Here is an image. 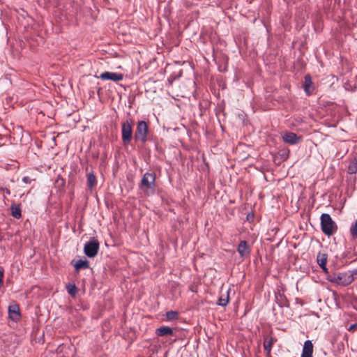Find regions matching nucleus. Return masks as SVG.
<instances>
[{"instance_id":"obj_1","label":"nucleus","mask_w":357,"mask_h":357,"mask_svg":"<svg viewBox=\"0 0 357 357\" xmlns=\"http://www.w3.org/2000/svg\"><path fill=\"white\" fill-rule=\"evenodd\" d=\"M139 188L143 191L145 195H153L155 192V174L146 172L139 183Z\"/></svg>"},{"instance_id":"obj_2","label":"nucleus","mask_w":357,"mask_h":357,"mask_svg":"<svg viewBox=\"0 0 357 357\" xmlns=\"http://www.w3.org/2000/svg\"><path fill=\"white\" fill-rule=\"evenodd\" d=\"M320 220L321 229L325 235L331 236L337 231V225L328 213L321 214Z\"/></svg>"},{"instance_id":"obj_3","label":"nucleus","mask_w":357,"mask_h":357,"mask_svg":"<svg viewBox=\"0 0 357 357\" xmlns=\"http://www.w3.org/2000/svg\"><path fill=\"white\" fill-rule=\"evenodd\" d=\"M328 280L331 282L335 283L341 286H347L350 284L354 280V277L351 273L342 272L338 273H333L328 276Z\"/></svg>"},{"instance_id":"obj_4","label":"nucleus","mask_w":357,"mask_h":357,"mask_svg":"<svg viewBox=\"0 0 357 357\" xmlns=\"http://www.w3.org/2000/svg\"><path fill=\"white\" fill-rule=\"evenodd\" d=\"M149 126L146 121H139L137 122V128L134 135L136 142L145 144L148 140Z\"/></svg>"},{"instance_id":"obj_5","label":"nucleus","mask_w":357,"mask_h":357,"mask_svg":"<svg viewBox=\"0 0 357 357\" xmlns=\"http://www.w3.org/2000/svg\"><path fill=\"white\" fill-rule=\"evenodd\" d=\"M132 121L127 119L121 123V139L124 145H128L132 138Z\"/></svg>"},{"instance_id":"obj_6","label":"nucleus","mask_w":357,"mask_h":357,"mask_svg":"<svg viewBox=\"0 0 357 357\" xmlns=\"http://www.w3.org/2000/svg\"><path fill=\"white\" fill-rule=\"evenodd\" d=\"M99 250V242L95 238H91L84 244V252L89 258L95 257Z\"/></svg>"},{"instance_id":"obj_7","label":"nucleus","mask_w":357,"mask_h":357,"mask_svg":"<svg viewBox=\"0 0 357 357\" xmlns=\"http://www.w3.org/2000/svg\"><path fill=\"white\" fill-rule=\"evenodd\" d=\"M283 141L291 145H295L299 144L302 139L303 137L301 136L297 135L296 133L292 132H284L282 136Z\"/></svg>"},{"instance_id":"obj_8","label":"nucleus","mask_w":357,"mask_h":357,"mask_svg":"<svg viewBox=\"0 0 357 357\" xmlns=\"http://www.w3.org/2000/svg\"><path fill=\"white\" fill-rule=\"evenodd\" d=\"M98 78L101 79L102 80H112L114 82H119L123 79V75L121 73L106 71L102 73Z\"/></svg>"},{"instance_id":"obj_9","label":"nucleus","mask_w":357,"mask_h":357,"mask_svg":"<svg viewBox=\"0 0 357 357\" xmlns=\"http://www.w3.org/2000/svg\"><path fill=\"white\" fill-rule=\"evenodd\" d=\"M8 316L9 318L15 321H18L21 318L20 307L17 304H13L8 307Z\"/></svg>"},{"instance_id":"obj_10","label":"nucleus","mask_w":357,"mask_h":357,"mask_svg":"<svg viewBox=\"0 0 357 357\" xmlns=\"http://www.w3.org/2000/svg\"><path fill=\"white\" fill-rule=\"evenodd\" d=\"M303 89L307 96H311L314 90L311 76L307 74L304 77Z\"/></svg>"},{"instance_id":"obj_11","label":"nucleus","mask_w":357,"mask_h":357,"mask_svg":"<svg viewBox=\"0 0 357 357\" xmlns=\"http://www.w3.org/2000/svg\"><path fill=\"white\" fill-rule=\"evenodd\" d=\"M237 251L241 257H248L250 250L248 246L246 241H241L238 245Z\"/></svg>"},{"instance_id":"obj_12","label":"nucleus","mask_w":357,"mask_h":357,"mask_svg":"<svg viewBox=\"0 0 357 357\" xmlns=\"http://www.w3.org/2000/svg\"><path fill=\"white\" fill-rule=\"evenodd\" d=\"M313 344L310 340L304 342L301 357H312Z\"/></svg>"},{"instance_id":"obj_13","label":"nucleus","mask_w":357,"mask_h":357,"mask_svg":"<svg viewBox=\"0 0 357 357\" xmlns=\"http://www.w3.org/2000/svg\"><path fill=\"white\" fill-rule=\"evenodd\" d=\"M71 264L74 265L75 269L78 271L80 269H86L89 268V262L86 259H79L76 261L73 260Z\"/></svg>"},{"instance_id":"obj_14","label":"nucleus","mask_w":357,"mask_h":357,"mask_svg":"<svg viewBox=\"0 0 357 357\" xmlns=\"http://www.w3.org/2000/svg\"><path fill=\"white\" fill-rule=\"evenodd\" d=\"M229 291L230 289H227L225 293L221 292L220 296L217 301V304L222 307H225L227 305L229 301Z\"/></svg>"},{"instance_id":"obj_15","label":"nucleus","mask_w":357,"mask_h":357,"mask_svg":"<svg viewBox=\"0 0 357 357\" xmlns=\"http://www.w3.org/2000/svg\"><path fill=\"white\" fill-rule=\"evenodd\" d=\"M155 334L158 336H165V335H173L174 332L173 330L169 326H160L155 331Z\"/></svg>"},{"instance_id":"obj_16","label":"nucleus","mask_w":357,"mask_h":357,"mask_svg":"<svg viewBox=\"0 0 357 357\" xmlns=\"http://www.w3.org/2000/svg\"><path fill=\"white\" fill-rule=\"evenodd\" d=\"M275 300L278 305L281 307L289 306V301L283 294L280 292L276 294Z\"/></svg>"},{"instance_id":"obj_17","label":"nucleus","mask_w":357,"mask_h":357,"mask_svg":"<svg viewBox=\"0 0 357 357\" xmlns=\"http://www.w3.org/2000/svg\"><path fill=\"white\" fill-rule=\"evenodd\" d=\"M86 185L90 190H93L96 186L97 180L93 173L91 172L87 174Z\"/></svg>"},{"instance_id":"obj_18","label":"nucleus","mask_w":357,"mask_h":357,"mask_svg":"<svg viewBox=\"0 0 357 357\" xmlns=\"http://www.w3.org/2000/svg\"><path fill=\"white\" fill-rule=\"evenodd\" d=\"M11 215L16 219H20L22 217V211L20 205L13 204L10 206Z\"/></svg>"},{"instance_id":"obj_19","label":"nucleus","mask_w":357,"mask_h":357,"mask_svg":"<svg viewBox=\"0 0 357 357\" xmlns=\"http://www.w3.org/2000/svg\"><path fill=\"white\" fill-rule=\"evenodd\" d=\"M328 255L324 252H319L317 257V264L320 267L325 266L327 263Z\"/></svg>"},{"instance_id":"obj_20","label":"nucleus","mask_w":357,"mask_h":357,"mask_svg":"<svg viewBox=\"0 0 357 357\" xmlns=\"http://www.w3.org/2000/svg\"><path fill=\"white\" fill-rule=\"evenodd\" d=\"M273 342L274 340L273 337H270L268 340L267 338L265 339L264 342V349L267 354L271 353Z\"/></svg>"},{"instance_id":"obj_21","label":"nucleus","mask_w":357,"mask_h":357,"mask_svg":"<svg viewBox=\"0 0 357 357\" xmlns=\"http://www.w3.org/2000/svg\"><path fill=\"white\" fill-rule=\"evenodd\" d=\"M342 257L351 261H355L357 260V252L354 251H347L342 255Z\"/></svg>"},{"instance_id":"obj_22","label":"nucleus","mask_w":357,"mask_h":357,"mask_svg":"<svg viewBox=\"0 0 357 357\" xmlns=\"http://www.w3.org/2000/svg\"><path fill=\"white\" fill-rule=\"evenodd\" d=\"M349 231L351 239L354 241L357 240V220L351 225Z\"/></svg>"},{"instance_id":"obj_23","label":"nucleus","mask_w":357,"mask_h":357,"mask_svg":"<svg viewBox=\"0 0 357 357\" xmlns=\"http://www.w3.org/2000/svg\"><path fill=\"white\" fill-rule=\"evenodd\" d=\"M165 316L167 321H174L178 318V312L173 310L168 311L166 312Z\"/></svg>"},{"instance_id":"obj_24","label":"nucleus","mask_w":357,"mask_h":357,"mask_svg":"<svg viewBox=\"0 0 357 357\" xmlns=\"http://www.w3.org/2000/svg\"><path fill=\"white\" fill-rule=\"evenodd\" d=\"M66 290L71 296H75L77 293V288L75 284H68L66 285Z\"/></svg>"},{"instance_id":"obj_25","label":"nucleus","mask_w":357,"mask_h":357,"mask_svg":"<svg viewBox=\"0 0 357 357\" xmlns=\"http://www.w3.org/2000/svg\"><path fill=\"white\" fill-rule=\"evenodd\" d=\"M357 172V163L354 162L349 165L348 172L351 174H355Z\"/></svg>"},{"instance_id":"obj_26","label":"nucleus","mask_w":357,"mask_h":357,"mask_svg":"<svg viewBox=\"0 0 357 357\" xmlns=\"http://www.w3.org/2000/svg\"><path fill=\"white\" fill-rule=\"evenodd\" d=\"M3 274L4 269L3 267L0 266V286H2L3 284Z\"/></svg>"},{"instance_id":"obj_27","label":"nucleus","mask_w":357,"mask_h":357,"mask_svg":"<svg viewBox=\"0 0 357 357\" xmlns=\"http://www.w3.org/2000/svg\"><path fill=\"white\" fill-rule=\"evenodd\" d=\"M33 179H31L29 176H24L22 178V181L23 183H26V184H29L31 183V182L33 181Z\"/></svg>"},{"instance_id":"obj_28","label":"nucleus","mask_w":357,"mask_h":357,"mask_svg":"<svg viewBox=\"0 0 357 357\" xmlns=\"http://www.w3.org/2000/svg\"><path fill=\"white\" fill-rule=\"evenodd\" d=\"M56 183L61 186H63L65 185V181L60 177H59L58 179L56 180Z\"/></svg>"},{"instance_id":"obj_29","label":"nucleus","mask_w":357,"mask_h":357,"mask_svg":"<svg viewBox=\"0 0 357 357\" xmlns=\"http://www.w3.org/2000/svg\"><path fill=\"white\" fill-rule=\"evenodd\" d=\"M351 275L354 277V280L357 279V268L353 269L350 271Z\"/></svg>"},{"instance_id":"obj_30","label":"nucleus","mask_w":357,"mask_h":357,"mask_svg":"<svg viewBox=\"0 0 357 357\" xmlns=\"http://www.w3.org/2000/svg\"><path fill=\"white\" fill-rule=\"evenodd\" d=\"M0 191H3V192H6V193L7 195H10V190H9L8 188H3V187H1V188H0Z\"/></svg>"},{"instance_id":"obj_31","label":"nucleus","mask_w":357,"mask_h":357,"mask_svg":"<svg viewBox=\"0 0 357 357\" xmlns=\"http://www.w3.org/2000/svg\"><path fill=\"white\" fill-rule=\"evenodd\" d=\"M320 268L324 271V273H328V268H327V267H326V265L324 267V266H321V267H320Z\"/></svg>"},{"instance_id":"obj_32","label":"nucleus","mask_w":357,"mask_h":357,"mask_svg":"<svg viewBox=\"0 0 357 357\" xmlns=\"http://www.w3.org/2000/svg\"><path fill=\"white\" fill-rule=\"evenodd\" d=\"M253 218H254V215H251L250 214H248V215H247V220H249V221H250L251 219H253Z\"/></svg>"},{"instance_id":"obj_33","label":"nucleus","mask_w":357,"mask_h":357,"mask_svg":"<svg viewBox=\"0 0 357 357\" xmlns=\"http://www.w3.org/2000/svg\"><path fill=\"white\" fill-rule=\"evenodd\" d=\"M357 327V325L356 324H353L350 326L349 328V330H352V329H354V328H356Z\"/></svg>"}]
</instances>
